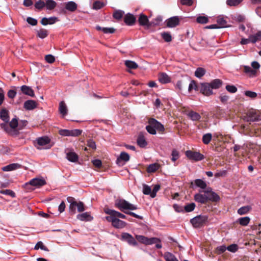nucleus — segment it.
<instances>
[{"label": "nucleus", "mask_w": 261, "mask_h": 261, "mask_svg": "<svg viewBox=\"0 0 261 261\" xmlns=\"http://www.w3.org/2000/svg\"><path fill=\"white\" fill-rule=\"evenodd\" d=\"M115 205L116 207L118 208L121 211L124 213L133 216L135 218L141 219L142 217L131 212H127V210H135L137 209V205L133 204L124 199H117L115 201Z\"/></svg>", "instance_id": "obj_1"}, {"label": "nucleus", "mask_w": 261, "mask_h": 261, "mask_svg": "<svg viewBox=\"0 0 261 261\" xmlns=\"http://www.w3.org/2000/svg\"><path fill=\"white\" fill-rule=\"evenodd\" d=\"M67 201L70 203L69 213L74 215L76 213V209L77 208L79 212H84L85 209L84 203L81 201H76L75 199L72 197H68L67 198Z\"/></svg>", "instance_id": "obj_2"}, {"label": "nucleus", "mask_w": 261, "mask_h": 261, "mask_svg": "<svg viewBox=\"0 0 261 261\" xmlns=\"http://www.w3.org/2000/svg\"><path fill=\"white\" fill-rule=\"evenodd\" d=\"M50 139L47 137H40L36 140L37 149H49L52 145H49Z\"/></svg>", "instance_id": "obj_3"}, {"label": "nucleus", "mask_w": 261, "mask_h": 261, "mask_svg": "<svg viewBox=\"0 0 261 261\" xmlns=\"http://www.w3.org/2000/svg\"><path fill=\"white\" fill-rule=\"evenodd\" d=\"M207 217L204 215L197 216L190 221L194 227L199 228L203 226L207 221Z\"/></svg>", "instance_id": "obj_4"}, {"label": "nucleus", "mask_w": 261, "mask_h": 261, "mask_svg": "<svg viewBox=\"0 0 261 261\" xmlns=\"http://www.w3.org/2000/svg\"><path fill=\"white\" fill-rule=\"evenodd\" d=\"M106 219L112 223V225L115 228H122L126 226V223L118 219L115 216L113 215H109V216L106 217Z\"/></svg>", "instance_id": "obj_5"}, {"label": "nucleus", "mask_w": 261, "mask_h": 261, "mask_svg": "<svg viewBox=\"0 0 261 261\" xmlns=\"http://www.w3.org/2000/svg\"><path fill=\"white\" fill-rule=\"evenodd\" d=\"M136 238L139 242L145 245H152L159 241V239L157 238H148L142 235H136Z\"/></svg>", "instance_id": "obj_6"}, {"label": "nucleus", "mask_w": 261, "mask_h": 261, "mask_svg": "<svg viewBox=\"0 0 261 261\" xmlns=\"http://www.w3.org/2000/svg\"><path fill=\"white\" fill-rule=\"evenodd\" d=\"M244 120L247 122L258 121L261 120V115L258 112L252 110L247 113Z\"/></svg>", "instance_id": "obj_7"}, {"label": "nucleus", "mask_w": 261, "mask_h": 261, "mask_svg": "<svg viewBox=\"0 0 261 261\" xmlns=\"http://www.w3.org/2000/svg\"><path fill=\"white\" fill-rule=\"evenodd\" d=\"M185 153L188 159L195 161H201L204 159L203 155L198 152L187 150Z\"/></svg>", "instance_id": "obj_8"}, {"label": "nucleus", "mask_w": 261, "mask_h": 261, "mask_svg": "<svg viewBox=\"0 0 261 261\" xmlns=\"http://www.w3.org/2000/svg\"><path fill=\"white\" fill-rule=\"evenodd\" d=\"M206 195L207 201H218L220 199V197L215 192L212 191V189L210 187H208L204 191Z\"/></svg>", "instance_id": "obj_9"}, {"label": "nucleus", "mask_w": 261, "mask_h": 261, "mask_svg": "<svg viewBox=\"0 0 261 261\" xmlns=\"http://www.w3.org/2000/svg\"><path fill=\"white\" fill-rule=\"evenodd\" d=\"M82 131L78 129L69 130L61 129L59 130V134L63 136H72L76 137L80 135Z\"/></svg>", "instance_id": "obj_10"}, {"label": "nucleus", "mask_w": 261, "mask_h": 261, "mask_svg": "<svg viewBox=\"0 0 261 261\" xmlns=\"http://www.w3.org/2000/svg\"><path fill=\"white\" fill-rule=\"evenodd\" d=\"M18 125V121L17 119L13 118L8 124L6 123L1 124V127L4 128L7 133H10V129H15Z\"/></svg>", "instance_id": "obj_11"}, {"label": "nucleus", "mask_w": 261, "mask_h": 261, "mask_svg": "<svg viewBox=\"0 0 261 261\" xmlns=\"http://www.w3.org/2000/svg\"><path fill=\"white\" fill-rule=\"evenodd\" d=\"M121 240L126 242L129 245L135 246L137 245V242L134 237L130 234L124 232L121 235Z\"/></svg>", "instance_id": "obj_12"}, {"label": "nucleus", "mask_w": 261, "mask_h": 261, "mask_svg": "<svg viewBox=\"0 0 261 261\" xmlns=\"http://www.w3.org/2000/svg\"><path fill=\"white\" fill-rule=\"evenodd\" d=\"M200 90L205 96H210L213 94V89L208 83H202Z\"/></svg>", "instance_id": "obj_13"}, {"label": "nucleus", "mask_w": 261, "mask_h": 261, "mask_svg": "<svg viewBox=\"0 0 261 261\" xmlns=\"http://www.w3.org/2000/svg\"><path fill=\"white\" fill-rule=\"evenodd\" d=\"M45 180L42 178H34L31 179L29 182L26 183V185H30L39 188L45 185Z\"/></svg>", "instance_id": "obj_14"}, {"label": "nucleus", "mask_w": 261, "mask_h": 261, "mask_svg": "<svg viewBox=\"0 0 261 261\" xmlns=\"http://www.w3.org/2000/svg\"><path fill=\"white\" fill-rule=\"evenodd\" d=\"M67 159L71 162H75L78 160V155L72 150L67 149L65 150Z\"/></svg>", "instance_id": "obj_15"}, {"label": "nucleus", "mask_w": 261, "mask_h": 261, "mask_svg": "<svg viewBox=\"0 0 261 261\" xmlns=\"http://www.w3.org/2000/svg\"><path fill=\"white\" fill-rule=\"evenodd\" d=\"M148 123L151 124L155 129L159 131L162 132L164 130L163 125L154 118L149 119Z\"/></svg>", "instance_id": "obj_16"}, {"label": "nucleus", "mask_w": 261, "mask_h": 261, "mask_svg": "<svg viewBox=\"0 0 261 261\" xmlns=\"http://www.w3.org/2000/svg\"><path fill=\"white\" fill-rule=\"evenodd\" d=\"M179 23V19L178 16H173L166 20V25L168 28H174L178 25Z\"/></svg>", "instance_id": "obj_17"}, {"label": "nucleus", "mask_w": 261, "mask_h": 261, "mask_svg": "<svg viewBox=\"0 0 261 261\" xmlns=\"http://www.w3.org/2000/svg\"><path fill=\"white\" fill-rule=\"evenodd\" d=\"M138 22L140 25L147 27L148 28L150 27V22L149 21L147 17L143 13L139 15Z\"/></svg>", "instance_id": "obj_18"}, {"label": "nucleus", "mask_w": 261, "mask_h": 261, "mask_svg": "<svg viewBox=\"0 0 261 261\" xmlns=\"http://www.w3.org/2000/svg\"><path fill=\"white\" fill-rule=\"evenodd\" d=\"M104 212L108 214L109 215H113V216H115L118 219V218H122V219H125L126 216L120 213L119 212L116 211L115 210H113L111 209H110L109 208H105L104 209Z\"/></svg>", "instance_id": "obj_19"}, {"label": "nucleus", "mask_w": 261, "mask_h": 261, "mask_svg": "<svg viewBox=\"0 0 261 261\" xmlns=\"http://www.w3.org/2000/svg\"><path fill=\"white\" fill-rule=\"evenodd\" d=\"M129 155L127 153L125 152H122L120 155L117 158L116 163L119 165H122L123 164L121 163V162H128L129 160Z\"/></svg>", "instance_id": "obj_20"}, {"label": "nucleus", "mask_w": 261, "mask_h": 261, "mask_svg": "<svg viewBox=\"0 0 261 261\" xmlns=\"http://www.w3.org/2000/svg\"><path fill=\"white\" fill-rule=\"evenodd\" d=\"M58 21V18L56 17H50L49 18H43L41 20V23L43 25L47 24H53Z\"/></svg>", "instance_id": "obj_21"}, {"label": "nucleus", "mask_w": 261, "mask_h": 261, "mask_svg": "<svg viewBox=\"0 0 261 261\" xmlns=\"http://www.w3.org/2000/svg\"><path fill=\"white\" fill-rule=\"evenodd\" d=\"M37 107V103L33 100H28L24 103V108L27 110H32Z\"/></svg>", "instance_id": "obj_22"}, {"label": "nucleus", "mask_w": 261, "mask_h": 261, "mask_svg": "<svg viewBox=\"0 0 261 261\" xmlns=\"http://www.w3.org/2000/svg\"><path fill=\"white\" fill-rule=\"evenodd\" d=\"M21 91L24 94L34 97L35 94L33 89L29 86L23 85L20 87Z\"/></svg>", "instance_id": "obj_23"}, {"label": "nucleus", "mask_w": 261, "mask_h": 261, "mask_svg": "<svg viewBox=\"0 0 261 261\" xmlns=\"http://www.w3.org/2000/svg\"><path fill=\"white\" fill-rule=\"evenodd\" d=\"M21 167V165L18 163H13L3 167V170L4 171H10L19 169Z\"/></svg>", "instance_id": "obj_24"}, {"label": "nucleus", "mask_w": 261, "mask_h": 261, "mask_svg": "<svg viewBox=\"0 0 261 261\" xmlns=\"http://www.w3.org/2000/svg\"><path fill=\"white\" fill-rule=\"evenodd\" d=\"M159 82L162 84H167L170 82V77L166 73H161L158 77Z\"/></svg>", "instance_id": "obj_25"}, {"label": "nucleus", "mask_w": 261, "mask_h": 261, "mask_svg": "<svg viewBox=\"0 0 261 261\" xmlns=\"http://www.w3.org/2000/svg\"><path fill=\"white\" fill-rule=\"evenodd\" d=\"M59 111L63 117H64L67 114V107L64 101H62L60 102Z\"/></svg>", "instance_id": "obj_26"}, {"label": "nucleus", "mask_w": 261, "mask_h": 261, "mask_svg": "<svg viewBox=\"0 0 261 261\" xmlns=\"http://www.w3.org/2000/svg\"><path fill=\"white\" fill-rule=\"evenodd\" d=\"M188 117L192 121H198L201 119V116L198 113L190 111L187 113Z\"/></svg>", "instance_id": "obj_27"}, {"label": "nucleus", "mask_w": 261, "mask_h": 261, "mask_svg": "<svg viewBox=\"0 0 261 261\" xmlns=\"http://www.w3.org/2000/svg\"><path fill=\"white\" fill-rule=\"evenodd\" d=\"M137 142L138 145L142 148L145 147L147 145V142L142 134H140L139 135Z\"/></svg>", "instance_id": "obj_28"}, {"label": "nucleus", "mask_w": 261, "mask_h": 261, "mask_svg": "<svg viewBox=\"0 0 261 261\" xmlns=\"http://www.w3.org/2000/svg\"><path fill=\"white\" fill-rule=\"evenodd\" d=\"M135 21L136 18L131 14L128 13L124 17V22L127 25H133L135 23Z\"/></svg>", "instance_id": "obj_29"}, {"label": "nucleus", "mask_w": 261, "mask_h": 261, "mask_svg": "<svg viewBox=\"0 0 261 261\" xmlns=\"http://www.w3.org/2000/svg\"><path fill=\"white\" fill-rule=\"evenodd\" d=\"M244 71L245 73L248 74L250 77H253L256 76V71L252 69L250 66H244Z\"/></svg>", "instance_id": "obj_30"}, {"label": "nucleus", "mask_w": 261, "mask_h": 261, "mask_svg": "<svg viewBox=\"0 0 261 261\" xmlns=\"http://www.w3.org/2000/svg\"><path fill=\"white\" fill-rule=\"evenodd\" d=\"M194 199L196 201L201 203H205L207 202L206 195L205 193L204 195L200 193L196 194L194 196Z\"/></svg>", "instance_id": "obj_31"}, {"label": "nucleus", "mask_w": 261, "mask_h": 261, "mask_svg": "<svg viewBox=\"0 0 261 261\" xmlns=\"http://www.w3.org/2000/svg\"><path fill=\"white\" fill-rule=\"evenodd\" d=\"M76 218L77 219L83 221H90L93 219V218L87 212L77 215Z\"/></svg>", "instance_id": "obj_32"}, {"label": "nucleus", "mask_w": 261, "mask_h": 261, "mask_svg": "<svg viewBox=\"0 0 261 261\" xmlns=\"http://www.w3.org/2000/svg\"><path fill=\"white\" fill-rule=\"evenodd\" d=\"M195 185L202 189L206 190L207 188V185L205 181H203L201 179H196L194 180Z\"/></svg>", "instance_id": "obj_33"}, {"label": "nucleus", "mask_w": 261, "mask_h": 261, "mask_svg": "<svg viewBox=\"0 0 261 261\" xmlns=\"http://www.w3.org/2000/svg\"><path fill=\"white\" fill-rule=\"evenodd\" d=\"M251 43H255L258 41H261V31L257 32L254 35H250Z\"/></svg>", "instance_id": "obj_34"}, {"label": "nucleus", "mask_w": 261, "mask_h": 261, "mask_svg": "<svg viewBox=\"0 0 261 261\" xmlns=\"http://www.w3.org/2000/svg\"><path fill=\"white\" fill-rule=\"evenodd\" d=\"M205 70L202 67H198L195 71V76L199 79L201 78L205 73Z\"/></svg>", "instance_id": "obj_35"}, {"label": "nucleus", "mask_w": 261, "mask_h": 261, "mask_svg": "<svg viewBox=\"0 0 261 261\" xmlns=\"http://www.w3.org/2000/svg\"><path fill=\"white\" fill-rule=\"evenodd\" d=\"M0 117L5 122L9 121L8 112L6 109H2L0 112Z\"/></svg>", "instance_id": "obj_36"}, {"label": "nucleus", "mask_w": 261, "mask_h": 261, "mask_svg": "<svg viewBox=\"0 0 261 261\" xmlns=\"http://www.w3.org/2000/svg\"><path fill=\"white\" fill-rule=\"evenodd\" d=\"M213 89H216L219 88L222 85V82L219 79H216L213 80L209 83Z\"/></svg>", "instance_id": "obj_37"}, {"label": "nucleus", "mask_w": 261, "mask_h": 261, "mask_svg": "<svg viewBox=\"0 0 261 261\" xmlns=\"http://www.w3.org/2000/svg\"><path fill=\"white\" fill-rule=\"evenodd\" d=\"M251 208V207L249 205L242 206L238 210V213L240 215L246 214L249 212Z\"/></svg>", "instance_id": "obj_38"}, {"label": "nucleus", "mask_w": 261, "mask_h": 261, "mask_svg": "<svg viewBox=\"0 0 261 261\" xmlns=\"http://www.w3.org/2000/svg\"><path fill=\"white\" fill-rule=\"evenodd\" d=\"M77 8L76 4L73 2H69L66 5V9L70 11H74Z\"/></svg>", "instance_id": "obj_39"}, {"label": "nucleus", "mask_w": 261, "mask_h": 261, "mask_svg": "<svg viewBox=\"0 0 261 261\" xmlns=\"http://www.w3.org/2000/svg\"><path fill=\"white\" fill-rule=\"evenodd\" d=\"M250 220V219L248 217H244L240 218L238 219V222L239 224L242 226H246L248 224Z\"/></svg>", "instance_id": "obj_40"}, {"label": "nucleus", "mask_w": 261, "mask_h": 261, "mask_svg": "<svg viewBox=\"0 0 261 261\" xmlns=\"http://www.w3.org/2000/svg\"><path fill=\"white\" fill-rule=\"evenodd\" d=\"M56 3L53 0H47L45 3L46 9L48 10H52L56 6Z\"/></svg>", "instance_id": "obj_41"}, {"label": "nucleus", "mask_w": 261, "mask_h": 261, "mask_svg": "<svg viewBox=\"0 0 261 261\" xmlns=\"http://www.w3.org/2000/svg\"><path fill=\"white\" fill-rule=\"evenodd\" d=\"M48 35V32L44 29H41L37 31V36L41 38L44 39Z\"/></svg>", "instance_id": "obj_42"}, {"label": "nucleus", "mask_w": 261, "mask_h": 261, "mask_svg": "<svg viewBox=\"0 0 261 261\" xmlns=\"http://www.w3.org/2000/svg\"><path fill=\"white\" fill-rule=\"evenodd\" d=\"M160 167V165L157 163L150 164L147 168V172L149 173L156 171Z\"/></svg>", "instance_id": "obj_43"}, {"label": "nucleus", "mask_w": 261, "mask_h": 261, "mask_svg": "<svg viewBox=\"0 0 261 261\" xmlns=\"http://www.w3.org/2000/svg\"><path fill=\"white\" fill-rule=\"evenodd\" d=\"M125 65L129 69H136L138 67V65L136 62L130 60L125 61Z\"/></svg>", "instance_id": "obj_44"}, {"label": "nucleus", "mask_w": 261, "mask_h": 261, "mask_svg": "<svg viewBox=\"0 0 261 261\" xmlns=\"http://www.w3.org/2000/svg\"><path fill=\"white\" fill-rule=\"evenodd\" d=\"M212 135L211 133L204 134L202 137V141L204 144H208L211 141Z\"/></svg>", "instance_id": "obj_45"}, {"label": "nucleus", "mask_w": 261, "mask_h": 261, "mask_svg": "<svg viewBox=\"0 0 261 261\" xmlns=\"http://www.w3.org/2000/svg\"><path fill=\"white\" fill-rule=\"evenodd\" d=\"M163 19L162 17L161 16H158L156 18L153 19L150 22V26L152 25H159L161 22L162 21Z\"/></svg>", "instance_id": "obj_46"}, {"label": "nucleus", "mask_w": 261, "mask_h": 261, "mask_svg": "<svg viewBox=\"0 0 261 261\" xmlns=\"http://www.w3.org/2000/svg\"><path fill=\"white\" fill-rule=\"evenodd\" d=\"M164 257L166 261H178L176 257L169 252L166 253Z\"/></svg>", "instance_id": "obj_47"}, {"label": "nucleus", "mask_w": 261, "mask_h": 261, "mask_svg": "<svg viewBox=\"0 0 261 261\" xmlns=\"http://www.w3.org/2000/svg\"><path fill=\"white\" fill-rule=\"evenodd\" d=\"M171 160L173 162L176 161L179 158V152L175 149H173L171 153Z\"/></svg>", "instance_id": "obj_48"}, {"label": "nucleus", "mask_w": 261, "mask_h": 261, "mask_svg": "<svg viewBox=\"0 0 261 261\" xmlns=\"http://www.w3.org/2000/svg\"><path fill=\"white\" fill-rule=\"evenodd\" d=\"M143 193L145 195H149L151 196V188L149 186L144 184L143 185Z\"/></svg>", "instance_id": "obj_49"}, {"label": "nucleus", "mask_w": 261, "mask_h": 261, "mask_svg": "<svg viewBox=\"0 0 261 261\" xmlns=\"http://www.w3.org/2000/svg\"><path fill=\"white\" fill-rule=\"evenodd\" d=\"M162 38L164 40L167 42H171L172 40V37L170 33L167 32H164L161 34Z\"/></svg>", "instance_id": "obj_50"}, {"label": "nucleus", "mask_w": 261, "mask_h": 261, "mask_svg": "<svg viewBox=\"0 0 261 261\" xmlns=\"http://www.w3.org/2000/svg\"><path fill=\"white\" fill-rule=\"evenodd\" d=\"M124 14V12L121 10H118L115 11L113 14V17L116 19H121Z\"/></svg>", "instance_id": "obj_51"}, {"label": "nucleus", "mask_w": 261, "mask_h": 261, "mask_svg": "<svg viewBox=\"0 0 261 261\" xmlns=\"http://www.w3.org/2000/svg\"><path fill=\"white\" fill-rule=\"evenodd\" d=\"M195 204L194 203H190L185 206V210L187 212H192L194 210Z\"/></svg>", "instance_id": "obj_52"}, {"label": "nucleus", "mask_w": 261, "mask_h": 261, "mask_svg": "<svg viewBox=\"0 0 261 261\" xmlns=\"http://www.w3.org/2000/svg\"><path fill=\"white\" fill-rule=\"evenodd\" d=\"M197 21L199 23L205 24L208 22V18L204 16H198L197 18Z\"/></svg>", "instance_id": "obj_53"}, {"label": "nucleus", "mask_w": 261, "mask_h": 261, "mask_svg": "<svg viewBox=\"0 0 261 261\" xmlns=\"http://www.w3.org/2000/svg\"><path fill=\"white\" fill-rule=\"evenodd\" d=\"M217 21L218 24L220 25L219 28H223L226 25V21L223 17H219Z\"/></svg>", "instance_id": "obj_54"}, {"label": "nucleus", "mask_w": 261, "mask_h": 261, "mask_svg": "<svg viewBox=\"0 0 261 261\" xmlns=\"http://www.w3.org/2000/svg\"><path fill=\"white\" fill-rule=\"evenodd\" d=\"M193 89H194L196 91L198 90V87L197 85L196 82L194 81H192L189 86L188 90L189 91H191Z\"/></svg>", "instance_id": "obj_55"}, {"label": "nucleus", "mask_w": 261, "mask_h": 261, "mask_svg": "<svg viewBox=\"0 0 261 261\" xmlns=\"http://www.w3.org/2000/svg\"><path fill=\"white\" fill-rule=\"evenodd\" d=\"M243 0H227L226 3L230 6H236L242 2Z\"/></svg>", "instance_id": "obj_56"}, {"label": "nucleus", "mask_w": 261, "mask_h": 261, "mask_svg": "<svg viewBox=\"0 0 261 261\" xmlns=\"http://www.w3.org/2000/svg\"><path fill=\"white\" fill-rule=\"evenodd\" d=\"M45 6V3L42 1L39 0L36 2L35 7L37 9H42Z\"/></svg>", "instance_id": "obj_57"}, {"label": "nucleus", "mask_w": 261, "mask_h": 261, "mask_svg": "<svg viewBox=\"0 0 261 261\" xmlns=\"http://www.w3.org/2000/svg\"><path fill=\"white\" fill-rule=\"evenodd\" d=\"M227 249L231 252H236L238 250V246L237 244H233L227 247Z\"/></svg>", "instance_id": "obj_58"}, {"label": "nucleus", "mask_w": 261, "mask_h": 261, "mask_svg": "<svg viewBox=\"0 0 261 261\" xmlns=\"http://www.w3.org/2000/svg\"><path fill=\"white\" fill-rule=\"evenodd\" d=\"M0 193L5 194V195H8L11 196L12 197H15V193L10 190H2L0 191Z\"/></svg>", "instance_id": "obj_59"}, {"label": "nucleus", "mask_w": 261, "mask_h": 261, "mask_svg": "<svg viewBox=\"0 0 261 261\" xmlns=\"http://www.w3.org/2000/svg\"><path fill=\"white\" fill-rule=\"evenodd\" d=\"M146 129L149 134L152 135L156 134V129L151 124H149V125H147Z\"/></svg>", "instance_id": "obj_60"}, {"label": "nucleus", "mask_w": 261, "mask_h": 261, "mask_svg": "<svg viewBox=\"0 0 261 261\" xmlns=\"http://www.w3.org/2000/svg\"><path fill=\"white\" fill-rule=\"evenodd\" d=\"M160 186L159 185H156L153 187L152 191H151V197L154 198L156 196L157 192L160 190Z\"/></svg>", "instance_id": "obj_61"}, {"label": "nucleus", "mask_w": 261, "mask_h": 261, "mask_svg": "<svg viewBox=\"0 0 261 261\" xmlns=\"http://www.w3.org/2000/svg\"><path fill=\"white\" fill-rule=\"evenodd\" d=\"M226 89L230 93H234L237 91V88L233 85H227Z\"/></svg>", "instance_id": "obj_62"}, {"label": "nucleus", "mask_w": 261, "mask_h": 261, "mask_svg": "<svg viewBox=\"0 0 261 261\" xmlns=\"http://www.w3.org/2000/svg\"><path fill=\"white\" fill-rule=\"evenodd\" d=\"M104 6L103 3L99 1H96L94 3L93 8L94 9L98 10Z\"/></svg>", "instance_id": "obj_63"}, {"label": "nucleus", "mask_w": 261, "mask_h": 261, "mask_svg": "<svg viewBox=\"0 0 261 261\" xmlns=\"http://www.w3.org/2000/svg\"><path fill=\"white\" fill-rule=\"evenodd\" d=\"M45 59L47 63H53L55 61L54 56L51 55H47L45 56Z\"/></svg>", "instance_id": "obj_64"}]
</instances>
